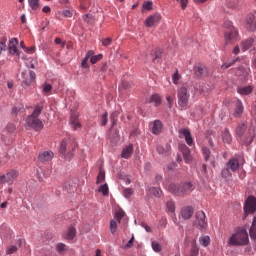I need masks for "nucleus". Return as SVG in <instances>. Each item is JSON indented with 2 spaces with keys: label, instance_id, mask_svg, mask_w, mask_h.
I'll return each mask as SVG.
<instances>
[{
  "label": "nucleus",
  "instance_id": "nucleus-1",
  "mask_svg": "<svg viewBox=\"0 0 256 256\" xmlns=\"http://www.w3.org/2000/svg\"><path fill=\"white\" fill-rule=\"evenodd\" d=\"M236 139L243 143V145H251L255 139V131L248 128L247 122H239L235 129Z\"/></svg>",
  "mask_w": 256,
  "mask_h": 256
},
{
  "label": "nucleus",
  "instance_id": "nucleus-2",
  "mask_svg": "<svg viewBox=\"0 0 256 256\" xmlns=\"http://www.w3.org/2000/svg\"><path fill=\"white\" fill-rule=\"evenodd\" d=\"M43 112V106L36 105L31 115L26 118V128L34 131H42L44 124L43 120L39 119V115Z\"/></svg>",
  "mask_w": 256,
  "mask_h": 256
},
{
  "label": "nucleus",
  "instance_id": "nucleus-3",
  "mask_svg": "<svg viewBox=\"0 0 256 256\" xmlns=\"http://www.w3.org/2000/svg\"><path fill=\"white\" fill-rule=\"evenodd\" d=\"M75 149H77V145L73 143V140L64 139L60 144L59 153L64 159L71 161L75 155Z\"/></svg>",
  "mask_w": 256,
  "mask_h": 256
},
{
  "label": "nucleus",
  "instance_id": "nucleus-4",
  "mask_svg": "<svg viewBox=\"0 0 256 256\" xmlns=\"http://www.w3.org/2000/svg\"><path fill=\"white\" fill-rule=\"evenodd\" d=\"M191 97V94L189 93V90L187 89V86H181L177 90V99H178V109L180 111H187L189 108V99Z\"/></svg>",
  "mask_w": 256,
  "mask_h": 256
},
{
  "label": "nucleus",
  "instance_id": "nucleus-5",
  "mask_svg": "<svg viewBox=\"0 0 256 256\" xmlns=\"http://www.w3.org/2000/svg\"><path fill=\"white\" fill-rule=\"evenodd\" d=\"M249 243V233L245 229L238 230L229 239V245L233 247L247 245Z\"/></svg>",
  "mask_w": 256,
  "mask_h": 256
},
{
  "label": "nucleus",
  "instance_id": "nucleus-6",
  "mask_svg": "<svg viewBox=\"0 0 256 256\" xmlns=\"http://www.w3.org/2000/svg\"><path fill=\"white\" fill-rule=\"evenodd\" d=\"M224 27L227 29L224 35L225 43L229 45V43H233V41L237 40L239 31H237V28L233 27V22L229 20L224 22Z\"/></svg>",
  "mask_w": 256,
  "mask_h": 256
},
{
  "label": "nucleus",
  "instance_id": "nucleus-7",
  "mask_svg": "<svg viewBox=\"0 0 256 256\" xmlns=\"http://www.w3.org/2000/svg\"><path fill=\"white\" fill-rule=\"evenodd\" d=\"M19 177V172L16 169H11L5 174L0 175V185H13Z\"/></svg>",
  "mask_w": 256,
  "mask_h": 256
},
{
  "label": "nucleus",
  "instance_id": "nucleus-8",
  "mask_svg": "<svg viewBox=\"0 0 256 256\" xmlns=\"http://www.w3.org/2000/svg\"><path fill=\"white\" fill-rule=\"evenodd\" d=\"M249 73H251V69L249 68V64L245 62L241 63L235 71V75L241 83H247L249 81Z\"/></svg>",
  "mask_w": 256,
  "mask_h": 256
},
{
  "label": "nucleus",
  "instance_id": "nucleus-9",
  "mask_svg": "<svg viewBox=\"0 0 256 256\" xmlns=\"http://www.w3.org/2000/svg\"><path fill=\"white\" fill-rule=\"evenodd\" d=\"M256 211V198L255 196H248L244 203L245 215H251Z\"/></svg>",
  "mask_w": 256,
  "mask_h": 256
},
{
  "label": "nucleus",
  "instance_id": "nucleus-10",
  "mask_svg": "<svg viewBox=\"0 0 256 256\" xmlns=\"http://www.w3.org/2000/svg\"><path fill=\"white\" fill-rule=\"evenodd\" d=\"M196 217V223L197 227L200 231H203V229H207V216L205 215V212L203 211H197L195 214Z\"/></svg>",
  "mask_w": 256,
  "mask_h": 256
},
{
  "label": "nucleus",
  "instance_id": "nucleus-11",
  "mask_svg": "<svg viewBox=\"0 0 256 256\" xmlns=\"http://www.w3.org/2000/svg\"><path fill=\"white\" fill-rule=\"evenodd\" d=\"M23 80H22V87H31V83L37 79V74L35 71L29 70V79L27 78V74L22 72Z\"/></svg>",
  "mask_w": 256,
  "mask_h": 256
},
{
  "label": "nucleus",
  "instance_id": "nucleus-12",
  "mask_svg": "<svg viewBox=\"0 0 256 256\" xmlns=\"http://www.w3.org/2000/svg\"><path fill=\"white\" fill-rule=\"evenodd\" d=\"M178 133L184 136L186 145H188L189 147H193V145H195V142L193 141V136L191 135V131H189V129H179Z\"/></svg>",
  "mask_w": 256,
  "mask_h": 256
},
{
  "label": "nucleus",
  "instance_id": "nucleus-13",
  "mask_svg": "<svg viewBox=\"0 0 256 256\" xmlns=\"http://www.w3.org/2000/svg\"><path fill=\"white\" fill-rule=\"evenodd\" d=\"M195 189V186H193V183L191 182H183L180 184V197H183L184 195H189L193 190Z\"/></svg>",
  "mask_w": 256,
  "mask_h": 256
},
{
  "label": "nucleus",
  "instance_id": "nucleus-14",
  "mask_svg": "<svg viewBox=\"0 0 256 256\" xmlns=\"http://www.w3.org/2000/svg\"><path fill=\"white\" fill-rule=\"evenodd\" d=\"M194 73L198 79H201V77H207V75H209L207 67L204 64H198L197 66H195Z\"/></svg>",
  "mask_w": 256,
  "mask_h": 256
},
{
  "label": "nucleus",
  "instance_id": "nucleus-15",
  "mask_svg": "<svg viewBox=\"0 0 256 256\" xmlns=\"http://www.w3.org/2000/svg\"><path fill=\"white\" fill-rule=\"evenodd\" d=\"M194 213H195V209L193 208V206H186L182 208L180 211V215L182 219H184L185 221L191 219Z\"/></svg>",
  "mask_w": 256,
  "mask_h": 256
},
{
  "label": "nucleus",
  "instance_id": "nucleus-16",
  "mask_svg": "<svg viewBox=\"0 0 256 256\" xmlns=\"http://www.w3.org/2000/svg\"><path fill=\"white\" fill-rule=\"evenodd\" d=\"M156 151L158 155H161L162 157H169L171 155V144H165L163 145H158L156 147Z\"/></svg>",
  "mask_w": 256,
  "mask_h": 256
},
{
  "label": "nucleus",
  "instance_id": "nucleus-17",
  "mask_svg": "<svg viewBox=\"0 0 256 256\" xmlns=\"http://www.w3.org/2000/svg\"><path fill=\"white\" fill-rule=\"evenodd\" d=\"M18 45H19V41L17 40V38H12L9 41L8 49L11 55H16L17 57H19L20 53H19V50L17 49Z\"/></svg>",
  "mask_w": 256,
  "mask_h": 256
},
{
  "label": "nucleus",
  "instance_id": "nucleus-18",
  "mask_svg": "<svg viewBox=\"0 0 256 256\" xmlns=\"http://www.w3.org/2000/svg\"><path fill=\"white\" fill-rule=\"evenodd\" d=\"M168 193H171L175 197H181V184L177 185L175 183H170L166 187Z\"/></svg>",
  "mask_w": 256,
  "mask_h": 256
},
{
  "label": "nucleus",
  "instance_id": "nucleus-19",
  "mask_svg": "<svg viewBox=\"0 0 256 256\" xmlns=\"http://www.w3.org/2000/svg\"><path fill=\"white\" fill-rule=\"evenodd\" d=\"M53 157H55L53 151H44L38 155V161H40V163H46L47 161H51Z\"/></svg>",
  "mask_w": 256,
  "mask_h": 256
},
{
  "label": "nucleus",
  "instance_id": "nucleus-20",
  "mask_svg": "<svg viewBox=\"0 0 256 256\" xmlns=\"http://www.w3.org/2000/svg\"><path fill=\"white\" fill-rule=\"evenodd\" d=\"M246 28L248 31H256V17L253 14H250L246 18Z\"/></svg>",
  "mask_w": 256,
  "mask_h": 256
},
{
  "label": "nucleus",
  "instance_id": "nucleus-21",
  "mask_svg": "<svg viewBox=\"0 0 256 256\" xmlns=\"http://www.w3.org/2000/svg\"><path fill=\"white\" fill-rule=\"evenodd\" d=\"M226 167L232 171V173H235V171H238L240 165H239V159L238 158H231L227 163Z\"/></svg>",
  "mask_w": 256,
  "mask_h": 256
},
{
  "label": "nucleus",
  "instance_id": "nucleus-22",
  "mask_svg": "<svg viewBox=\"0 0 256 256\" xmlns=\"http://www.w3.org/2000/svg\"><path fill=\"white\" fill-rule=\"evenodd\" d=\"M243 111H245V107L243 106V102L238 99L236 101V106H235V109H234L233 117H235L236 119L241 117V115H243Z\"/></svg>",
  "mask_w": 256,
  "mask_h": 256
},
{
  "label": "nucleus",
  "instance_id": "nucleus-23",
  "mask_svg": "<svg viewBox=\"0 0 256 256\" xmlns=\"http://www.w3.org/2000/svg\"><path fill=\"white\" fill-rule=\"evenodd\" d=\"M160 20H161V16L159 14L150 15L146 18L145 25L146 27H153V24L159 23Z\"/></svg>",
  "mask_w": 256,
  "mask_h": 256
},
{
  "label": "nucleus",
  "instance_id": "nucleus-24",
  "mask_svg": "<svg viewBox=\"0 0 256 256\" xmlns=\"http://www.w3.org/2000/svg\"><path fill=\"white\" fill-rule=\"evenodd\" d=\"M161 131H163V123L161 122V120H154L152 126L153 135H160Z\"/></svg>",
  "mask_w": 256,
  "mask_h": 256
},
{
  "label": "nucleus",
  "instance_id": "nucleus-25",
  "mask_svg": "<svg viewBox=\"0 0 256 256\" xmlns=\"http://www.w3.org/2000/svg\"><path fill=\"white\" fill-rule=\"evenodd\" d=\"M256 37L248 38L247 40L243 41L241 43V49L243 52L248 51V49H251L253 47V43H255Z\"/></svg>",
  "mask_w": 256,
  "mask_h": 256
},
{
  "label": "nucleus",
  "instance_id": "nucleus-26",
  "mask_svg": "<svg viewBox=\"0 0 256 256\" xmlns=\"http://www.w3.org/2000/svg\"><path fill=\"white\" fill-rule=\"evenodd\" d=\"M222 141L226 145H231V143H233V136L231 135V132L229 131V129H225L222 132Z\"/></svg>",
  "mask_w": 256,
  "mask_h": 256
},
{
  "label": "nucleus",
  "instance_id": "nucleus-27",
  "mask_svg": "<svg viewBox=\"0 0 256 256\" xmlns=\"http://www.w3.org/2000/svg\"><path fill=\"white\" fill-rule=\"evenodd\" d=\"M133 155V144L126 146L121 153L122 159H129Z\"/></svg>",
  "mask_w": 256,
  "mask_h": 256
},
{
  "label": "nucleus",
  "instance_id": "nucleus-28",
  "mask_svg": "<svg viewBox=\"0 0 256 256\" xmlns=\"http://www.w3.org/2000/svg\"><path fill=\"white\" fill-rule=\"evenodd\" d=\"M182 155L185 163H191V150L186 145L182 147Z\"/></svg>",
  "mask_w": 256,
  "mask_h": 256
},
{
  "label": "nucleus",
  "instance_id": "nucleus-29",
  "mask_svg": "<svg viewBox=\"0 0 256 256\" xmlns=\"http://www.w3.org/2000/svg\"><path fill=\"white\" fill-rule=\"evenodd\" d=\"M119 115H121V109H117L111 112L110 121L112 123V127H115V124L117 123V119L119 118Z\"/></svg>",
  "mask_w": 256,
  "mask_h": 256
},
{
  "label": "nucleus",
  "instance_id": "nucleus-30",
  "mask_svg": "<svg viewBox=\"0 0 256 256\" xmlns=\"http://www.w3.org/2000/svg\"><path fill=\"white\" fill-rule=\"evenodd\" d=\"M147 191L151 195H154V197L159 198L163 195V190H161V188H159V187H150V188H147Z\"/></svg>",
  "mask_w": 256,
  "mask_h": 256
},
{
  "label": "nucleus",
  "instance_id": "nucleus-31",
  "mask_svg": "<svg viewBox=\"0 0 256 256\" xmlns=\"http://www.w3.org/2000/svg\"><path fill=\"white\" fill-rule=\"evenodd\" d=\"M76 235L77 230L74 227H69L65 234V239H67L68 241H72V239H75Z\"/></svg>",
  "mask_w": 256,
  "mask_h": 256
},
{
  "label": "nucleus",
  "instance_id": "nucleus-32",
  "mask_svg": "<svg viewBox=\"0 0 256 256\" xmlns=\"http://www.w3.org/2000/svg\"><path fill=\"white\" fill-rule=\"evenodd\" d=\"M253 87L252 86H244V87H238L237 92L239 95H249L252 93Z\"/></svg>",
  "mask_w": 256,
  "mask_h": 256
},
{
  "label": "nucleus",
  "instance_id": "nucleus-33",
  "mask_svg": "<svg viewBox=\"0 0 256 256\" xmlns=\"http://www.w3.org/2000/svg\"><path fill=\"white\" fill-rule=\"evenodd\" d=\"M249 236L256 241V216L253 218L252 225L249 229Z\"/></svg>",
  "mask_w": 256,
  "mask_h": 256
},
{
  "label": "nucleus",
  "instance_id": "nucleus-34",
  "mask_svg": "<svg viewBox=\"0 0 256 256\" xmlns=\"http://www.w3.org/2000/svg\"><path fill=\"white\" fill-rule=\"evenodd\" d=\"M190 256H199V247L197 246V240H192Z\"/></svg>",
  "mask_w": 256,
  "mask_h": 256
},
{
  "label": "nucleus",
  "instance_id": "nucleus-35",
  "mask_svg": "<svg viewBox=\"0 0 256 256\" xmlns=\"http://www.w3.org/2000/svg\"><path fill=\"white\" fill-rule=\"evenodd\" d=\"M198 242L202 247H209L211 245V238L209 236H201Z\"/></svg>",
  "mask_w": 256,
  "mask_h": 256
},
{
  "label": "nucleus",
  "instance_id": "nucleus-36",
  "mask_svg": "<svg viewBox=\"0 0 256 256\" xmlns=\"http://www.w3.org/2000/svg\"><path fill=\"white\" fill-rule=\"evenodd\" d=\"M150 103H153L155 105V107H159V105H161V96H159L158 94H153L150 97Z\"/></svg>",
  "mask_w": 256,
  "mask_h": 256
},
{
  "label": "nucleus",
  "instance_id": "nucleus-37",
  "mask_svg": "<svg viewBox=\"0 0 256 256\" xmlns=\"http://www.w3.org/2000/svg\"><path fill=\"white\" fill-rule=\"evenodd\" d=\"M166 211L167 213H175V201L168 200L166 202Z\"/></svg>",
  "mask_w": 256,
  "mask_h": 256
},
{
  "label": "nucleus",
  "instance_id": "nucleus-38",
  "mask_svg": "<svg viewBox=\"0 0 256 256\" xmlns=\"http://www.w3.org/2000/svg\"><path fill=\"white\" fill-rule=\"evenodd\" d=\"M237 61H239V57H236L232 60H228L224 62L221 66L222 69H229V67H233V64H235Z\"/></svg>",
  "mask_w": 256,
  "mask_h": 256
},
{
  "label": "nucleus",
  "instance_id": "nucleus-39",
  "mask_svg": "<svg viewBox=\"0 0 256 256\" xmlns=\"http://www.w3.org/2000/svg\"><path fill=\"white\" fill-rule=\"evenodd\" d=\"M25 0H19V3H23ZM28 5L32 10H36L39 8V0H28Z\"/></svg>",
  "mask_w": 256,
  "mask_h": 256
},
{
  "label": "nucleus",
  "instance_id": "nucleus-40",
  "mask_svg": "<svg viewBox=\"0 0 256 256\" xmlns=\"http://www.w3.org/2000/svg\"><path fill=\"white\" fill-rule=\"evenodd\" d=\"M25 106L23 104H18L17 106L12 108V113L14 115H19V113H24Z\"/></svg>",
  "mask_w": 256,
  "mask_h": 256
},
{
  "label": "nucleus",
  "instance_id": "nucleus-41",
  "mask_svg": "<svg viewBox=\"0 0 256 256\" xmlns=\"http://www.w3.org/2000/svg\"><path fill=\"white\" fill-rule=\"evenodd\" d=\"M151 247L155 253H161V251H163V246H161L157 241H152Z\"/></svg>",
  "mask_w": 256,
  "mask_h": 256
},
{
  "label": "nucleus",
  "instance_id": "nucleus-42",
  "mask_svg": "<svg viewBox=\"0 0 256 256\" xmlns=\"http://www.w3.org/2000/svg\"><path fill=\"white\" fill-rule=\"evenodd\" d=\"M98 191L99 193H102L104 197L109 195V185L107 183L101 185Z\"/></svg>",
  "mask_w": 256,
  "mask_h": 256
},
{
  "label": "nucleus",
  "instance_id": "nucleus-43",
  "mask_svg": "<svg viewBox=\"0 0 256 256\" xmlns=\"http://www.w3.org/2000/svg\"><path fill=\"white\" fill-rule=\"evenodd\" d=\"M231 175V170L227 166L221 170V177L223 179H229Z\"/></svg>",
  "mask_w": 256,
  "mask_h": 256
},
{
  "label": "nucleus",
  "instance_id": "nucleus-44",
  "mask_svg": "<svg viewBox=\"0 0 256 256\" xmlns=\"http://www.w3.org/2000/svg\"><path fill=\"white\" fill-rule=\"evenodd\" d=\"M162 55H163V52L161 51V49L156 50L153 55V62L159 63V61H161Z\"/></svg>",
  "mask_w": 256,
  "mask_h": 256
},
{
  "label": "nucleus",
  "instance_id": "nucleus-45",
  "mask_svg": "<svg viewBox=\"0 0 256 256\" xmlns=\"http://www.w3.org/2000/svg\"><path fill=\"white\" fill-rule=\"evenodd\" d=\"M135 193L133 188H125L123 191V196L125 199H131L132 195Z\"/></svg>",
  "mask_w": 256,
  "mask_h": 256
},
{
  "label": "nucleus",
  "instance_id": "nucleus-46",
  "mask_svg": "<svg viewBox=\"0 0 256 256\" xmlns=\"http://www.w3.org/2000/svg\"><path fill=\"white\" fill-rule=\"evenodd\" d=\"M202 153L204 155V160L209 161V157L211 155V150L207 146H203Z\"/></svg>",
  "mask_w": 256,
  "mask_h": 256
},
{
  "label": "nucleus",
  "instance_id": "nucleus-47",
  "mask_svg": "<svg viewBox=\"0 0 256 256\" xmlns=\"http://www.w3.org/2000/svg\"><path fill=\"white\" fill-rule=\"evenodd\" d=\"M124 217H125V211L120 209L115 213L114 219H116L118 223H121V219H123Z\"/></svg>",
  "mask_w": 256,
  "mask_h": 256
},
{
  "label": "nucleus",
  "instance_id": "nucleus-48",
  "mask_svg": "<svg viewBox=\"0 0 256 256\" xmlns=\"http://www.w3.org/2000/svg\"><path fill=\"white\" fill-rule=\"evenodd\" d=\"M105 181V171L100 170L97 179H96V184L99 185L100 183H103Z\"/></svg>",
  "mask_w": 256,
  "mask_h": 256
},
{
  "label": "nucleus",
  "instance_id": "nucleus-49",
  "mask_svg": "<svg viewBox=\"0 0 256 256\" xmlns=\"http://www.w3.org/2000/svg\"><path fill=\"white\" fill-rule=\"evenodd\" d=\"M101 59H103V54L94 55L90 58V63H92V65H95V63L101 61Z\"/></svg>",
  "mask_w": 256,
  "mask_h": 256
},
{
  "label": "nucleus",
  "instance_id": "nucleus-50",
  "mask_svg": "<svg viewBox=\"0 0 256 256\" xmlns=\"http://www.w3.org/2000/svg\"><path fill=\"white\" fill-rule=\"evenodd\" d=\"M70 125H72V128L74 129V131H77V129H79L81 127V123H79V121L73 120V116L70 117Z\"/></svg>",
  "mask_w": 256,
  "mask_h": 256
},
{
  "label": "nucleus",
  "instance_id": "nucleus-51",
  "mask_svg": "<svg viewBox=\"0 0 256 256\" xmlns=\"http://www.w3.org/2000/svg\"><path fill=\"white\" fill-rule=\"evenodd\" d=\"M110 231L113 235L117 233V222L115 220L110 221Z\"/></svg>",
  "mask_w": 256,
  "mask_h": 256
},
{
  "label": "nucleus",
  "instance_id": "nucleus-52",
  "mask_svg": "<svg viewBox=\"0 0 256 256\" xmlns=\"http://www.w3.org/2000/svg\"><path fill=\"white\" fill-rule=\"evenodd\" d=\"M53 86L48 83L43 84V93H51Z\"/></svg>",
  "mask_w": 256,
  "mask_h": 256
},
{
  "label": "nucleus",
  "instance_id": "nucleus-53",
  "mask_svg": "<svg viewBox=\"0 0 256 256\" xmlns=\"http://www.w3.org/2000/svg\"><path fill=\"white\" fill-rule=\"evenodd\" d=\"M111 43H113V40L111 39V37H107L102 39V46L103 47H109V45H111Z\"/></svg>",
  "mask_w": 256,
  "mask_h": 256
},
{
  "label": "nucleus",
  "instance_id": "nucleus-54",
  "mask_svg": "<svg viewBox=\"0 0 256 256\" xmlns=\"http://www.w3.org/2000/svg\"><path fill=\"white\" fill-rule=\"evenodd\" d=\"M23 51H25V53H28L29 55H31L32 53H35V46H31V47H26V46H22Z\"/></svg>",
  "mask_w": 256,
  "mask_h": 256
},
{
  "label": "nucleus",
  "instance_id": "nucleus-55",
  "mask_svg": "<svg viewBox=\"0 0 256 256\" xmlns=\"http://www.w3.org/2000/svg\"><path fill=\"white\" fill-rule=\"evenodd\" d=\"M143 9H146L147 11H151V9H153V2L151 1L144 2Z\"/></svg>",
  "mask_w": 256,
  "mask_h": 256
},
{
  "label": "nucleus",
  "instance_id": "nucleus-56",
  "mask_svg": "<svg viewBox=\"0 0 256 256\" xmlns=\"http://www.w3.org/2000/svg\"><path fill=\"white\" fill-rule=\"evenodd\" d=\"M109 116V113L107 112H104L103 115H102V122H101V125L103 127H105V125H107V122H108V117Z\"/></svg>",
  "mask_w": 256,
  "mask_h": 256
},
{
  "label": "nucleus",
  "instance_id": "nucleus-57",
  "mask_svg": "<svg viewBox=\"0 0 256 256\" xmlns=\"http://www.w3.org/2000/svg\"><path fill=\"white\" fill-rule=\"evenodd\" d=\"M65 244L64 243H58L56 245V250L58 253H63V251H65Z\"/></svg>",
  "mask_w": 256,
  "mask_h": 256
},
{
  "label": "nucleus",
  "instance_id": "nucleus-58",
  "mask_svg": "<svg viewBox=\"0 0 256 256\" xmlns=\"http://www.w3.org/2000/svg\"><path fill=\"white\" fill-rule=\"evenodd\" d=\"M179 72L176 71L172 76V81L174 85H177L179 83Z\"/></svg>",
  "mask_w": 256,
  "mask_h": 256
},
{
  "label": "nucleus",
  "instance_id": "nucleus-59",
  "mask_svg": "<svg viewBox=\"0 0 256 256\" xmlns=\"http://www.w3.org/2000/svg\"><path fill=\"white\" fill-rule=\"evenodd\" d=\"M89 61L88 58H83L82 62H81V67L82 69H89V64L87 63Z\"/></svg>",
  "mask_w": 256,
  "mask_h": 256
},
{
  "label": "nucleus",
  "instance_id": "nucleus-60",
  "mask_svg": "<svg viewBox=\"0 0 256 256\" xmlns=\"http://www.w3.org/2000/svg\"><path fill=\"white\" fill-rule=\"evenodd\" d=\"M141 227H143V229H145L146 233H152L153 232V229H151L149 227V225H147V223H145V222H141Z\"/></svg>",
  "mask_w": 256,
  "mask_h": 256
},
{
  "label": "nucleus",
  "instance_id": "nucleus-61",
  "mask_svg": "<svg viewBox=\"0 0 256 256\" xmlns=\"http://www.w3.org/2000/svg\"><path fill=\"white\" fill-rule=\"evenodd\" d=\"M6 129H7L8 133H14V131H15V124H13V123L8 124L6 126Z\"/></svg>",
  "mask_w": 256,
  "mask_h": 256
},
{
  "label": "nucleus",
  "instance_id": "nucleus-62",
  "mask_svg": "<svg viewBox=\"0 0 256 256\" xmlns=\"http://www.w3.org/2000/svg\"><path fill=\"white\" fill-rule=\"evenodd\" d=\"M16 251H17V246L13 245L9 247V249L7 250V254L13 255V253H15Z\"/></svg>",
  "mask_w": 256,
  "mask_h": 256
},
{
  "label": "nucleus",
  "instance_id": "nucleus-63",
  "mask_svg": "<svg viewBox=\"0 0 256 256\" xmlns=\"http://www.w3.org/2000/svg\"><path fill=\"white\" fill-rule=\"evenodd\" d=\"M62 15L63 17H73V13L71 12V10H63L62 11Z\"/></svg>",
  "mask_w": 256,
  "mask_h": 256
},
{
  "label": "nucleus",
  "instance_id": "nucleus-64",
  "mask_svg": "<svg viewBox=\"0 0 256 256\" xmlns=\"http://www.w3.org/2000/svg\"><path fill=\"white\" fill-rule=\"evenodd\" d=\"M166 101H167V103H168L169 109H171V107H173V98H171L170 95H167V96H166Z\"/></svg>",
  "mask_w": 256,
  "mask_h": 256
}]
</instances>
